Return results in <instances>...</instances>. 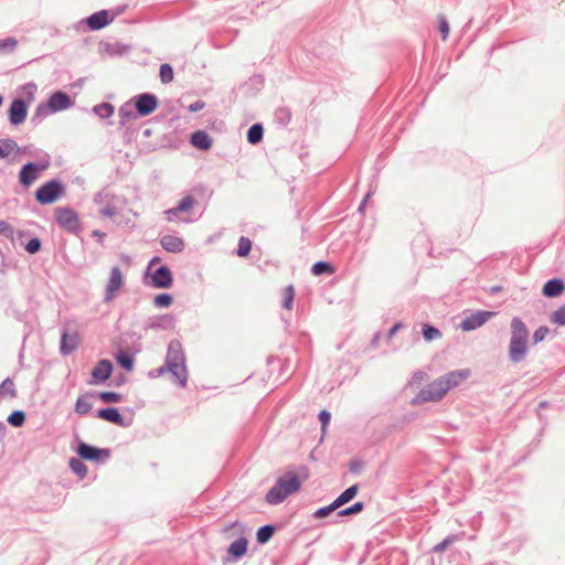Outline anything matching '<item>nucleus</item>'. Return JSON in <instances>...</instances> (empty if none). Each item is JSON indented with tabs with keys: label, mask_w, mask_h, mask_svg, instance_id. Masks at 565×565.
I'll return each mask as SVG.
<instances>
[{
	"label": "nucleus",
	"mask_w": 565,
	"mask_h": 565,
	"mask_svg": "<svg viewBox=\"0 0 565 565\" xmlns=\"http://www.w3.org/2000/svg\"><path fill=\"white\" fill-rule=\"evenodd\" d=\"M168 372L172 374L180 387L184 388L186 386L189 373L185 365V355L179 340L170 341L164 364L156 370H151L148 376L154 379Z\"/></svg>",
	"instance_id": "obj_1"
},
{
	"label": "nucleus",
	"mask_w": 565,
	"mask_h": 565,
	"mask_svg": "<svg viewBox=\"0 0 565 565\" xmlns=\"http://www.w3.org/2000/svg\"><path fill=\"white\" fill-rule=\"evenodd\" d=\"M470 371L468 369L448 372L422 388L413 399V403L440 401L448 391L457 387L461 382L468 379Z\"/></svg>",
	"instance_id": "obj_2"
},
{
	"label": "nucleus",
	"mask_w": 565,
	"mask_h": 565,
	"mask_svg": "<svg viewBox=\"0 0 565 565\" xmlns=\"http://www.w3.org/2000/svg\"><path fill=\"white\" fill-rule=\"evenodd\" d=\"M470 371L468 369L448 372L422 388L413 399V403L440 401L448 391L457 387L461 382L468 379Z\"/></svg>",
	"instance_id": "obj_3"
},
{
	"label": "nucleus",
	"mask_w": 565,
	"mask_h": 565,
	"mask_svg": "<svg viewBox=\"0 0 565 565\" xmlns=\"http://www.w3.org/2000/svg\"><path fill=\"white\" fill-rule=\"evenodd\" d=\"M159 106L158 97L152 93H141L131 97L118 109L119 125L125 126L127 121L147 117Z\"/></svg>",
	"instance_id": "obj_4"
},
{
	"label": "nucleus",
	"mask_w": 565,
	"mask_h": 565,
	"mask_svg": "<svg viewBox=\"0 0 565 565\" xmlns=\"http://www.w3.org/2000/svg\"><path fill=\"white\" fill-rule=\"evenodd\" d=\"M510 341L508 347L509 361L519 364L526 359L529 352L530 331L520 317H513L510 322Z\"/></svg>",
	"instance_id": "obj_5"
},
{
	"label": "nucleus",
	"mask_w": 565,
	"mask_h": 565,
	"mask_svg": "<svg viewBox=\"0 0 565 565\" xmlns=\"http://www.w3.org/2000/svg\"><path fill=\"white\" fill-rule=\"evenodd\" d=\"M25 153H29L38 159V162L24 163L19 172V182L22 186L29 188L40 175L41 171H45L51 166V156L44 151L39 150L33 153L28 149Z\"/></svg>",
	"instance_id": "obj_6"
},
{
	"label": "nucleus",
	"mask_w": 565,
	"mask_h": 565,
	"mask_svg": "<svg viewBox=\"0 0 565 565\" xmlns=\"http://www.w3.org/2000/svg\"><path fill=\"white\" fill-rule=\"evenodd\" d=\"M65 191V184L60 179H51L36 189L34 198L39 204L50 205L62 198Z\"/></svg>",
	"instance_id": "obj_7"
},
{
	"label": "nucleus",
	"mask_w": 565,
	"mask_h": 565,
	"mask_svg": "<svg viewBox=\"0 0 565 565\" xmlns=\"http://www.w3.org/2000/svg\"><path fill=\"white\" fill-rule=\"evenodd\" d=\"M75 451L81 459L97 463L110 458V449L97 448L82 440H78Z\"/></svg>",
	"instance_id": "obj_8"
},
{
	"label": "nucleus",
	"mask_w": 565,
	"mask_h": 565,
	"mask_svg": "<svg viewBox=\"0 0 565 565\" xmlns=\"http://www.w3.org/2000/svg\"><path fill=\"white\" fill-rule=\"evenodd\" d=\"M56 222L65 231L76 234L81 228L78 215L70 207L58 206L54 211Z\"/></svg>",
	"instance_id": "obj_9"
},
{
	"label": "nucleus",
	"mask_w": 565,
	"mask_h": 565,
	"mask_svg": "<svg viewBox=\"0 0 565 565\" xmlns=\"http://www.w3.org/2000/svg\"><path fill=\"white\" fill-rule=\"evenodd\" d=\"M309 478V470L306 466H300L297 471H285V498L299 491L303 481Z\"/></svg>",
	"instance_id": "obj_10"
},
{
	"label": "nucleus",
	"mask_w": 565,
	"mask_h": 565,
	"mask_svg": "<svg viewBox=\"0 0 565 565\" xmlns=\"http://www.w3.org/2000/svg\"><path fill=\"white\" fill-rule=\"evenodd\" d=\"M96 417L122 428H128L134 423L132 416L125 417L120 414L117 407L113 406L99 408L96 413Z\"/></svg>",
	"instance_id": "obj_11"
},
{
	"label": "nucleus",
	"mask_w": 565,
	"mask_h": 565,
	"mask_svg": "<svg viewBox=\"0 0 565 565\" xmlns=\"http://www.w3.org/2000/svg\"><path fill=\"white\" fill-rule=\"evenodd\" d=\"M28 116V103L23 98H14L8 109L9 122L12 126L23 124Z\"/></svg>",
	"instance_id": "obj_12"
},
{
	"label": "nucleus",
	"mask_w": 565,
	"mask_h": 565,
	"mask_svg": "<svg viewBox=\"0 0 565 565\" xmlns=\"http://www.w3.org/2000/svg\"><path fill=\"white\" fill-rule=\"evenodd\" d=\"M495 312L487 310H478L468 315L460 323L463 331H472L483 326Z\"/></svg>",
	"instance_id": "obj_13"
},
{
	"label": "nucleus",
	"mask_w": 565,
	"mask_h": 565,
	"mask_svg": "<svg viewBox=\"0 0 565 565\" xmlns=\"http://www.w3.org/2000/svg\"><path fill=\"white\" fill-rule=\"evenodd\" d=\"M172 282L171 269L167 265H161L152 273L149 285L153 288L167 289L172 286Z\"/></svg>",
	"instance_id": "obj_14"
},
{
	"label": "nucleus",
	"mask_w": 565,
	"mask_h": 565,
	"mask_svg": "<svg viewBox=\"0 0 565 565\" xmlns=\"http://www.w3.org/2000/svg\"><path fill=\"white\" fill-rule=\"evenodd\" d=\"M114 365L108 359H102L92 371L89 384L97 385L105 383L111 375Z\"/></svg>",
	"instance_id": "obj_15"
},
{
	"label": "nucleus",
	"mask_w": 565,
	"mask_h": 565,
	"mask_svg": "<svg viewBox=\"0 0 565 565\" xmlns=\"http://www.w3.org/2000/svg\"><path fill=\"white\" fill-rule=\"evenodd\" d=\"M124 286V276L118 266H114L110 269V276L109 280L106 287L105 296H104V302H110L115 294L120 290V288Z\"/></svg>",
	"instance_id": "obj_16"
},
{
	"label": "nucleus",
	"mask_w": 565,
	"mask_h": 565,
	"mask_svg": "<svg viewBox=\"0 0 565 565\" xmlns=\"http://www.w3.org/2000/svg\"><path fill=\"white\" fill-rule=\"evenodd\" d=\"M114 20L108 10H99L86 18L85 22L89 30L99 31L109 25Z\"/></svg>",
	"instance_id": "obj_17"
},
{
	"label": "nucleus",
	"mask_w": 565,
	"mask_h": 565,
	"mask_svg": "<svg viewBox=\"0 0 565 565\" xmlns=\"http://www.w3.org/2000/svg\"><path fill=\"white\" fill-rule=\"evenodd\" d=\"M73 103L74 102L68 94L62 90H56L50 96L47 106L50 107L51 113L55 114L70 108Z\"/></svg>",
	"instance_id": "obj_18"
},
{
	"label": "nucleus",
	"mask_w": 565,
	"mask_h": 565,
	"mask_svg": "<svg viewBox=\"0 0 565 565\" xmlns=\"http://www.w3.org/2000/svg\"><path fill=\"white\" fill-rule=\"evenodd\" d=\"M175 326V317L170 313L151 317L147 322V329L171 330Z\"/></svg>",
	"instance_id": "obj_19"
},
{
	"label": "nucleus",
	"mask_w": 565,
	"mask_h": 565,
	"mask_svg": "<svg viewBox=\"0 0 565 565\" xmlns=\"http://www.w3.org/2000/svg\"><path fill=\"white\" fill-rule=\"evenodd\" d=\"M79 338L78 333H70L64 330L61 335L60 352L62 355H68L73 353L78 347Z\"/></svg>",
	"instance_id": "obj_20"
},
{
	"label": "nucleus",
	"mask_w": 565,
	"mask_h": 565,
	"mask_svg": "<svg viewBox=\"0 0 565 565\" xmlns=\"http://www.w3.org/2000/svg\"><path fill=\"white\" fill-rule=\"evenodd\" d=\"M190 142L194 148L203 151L210 150L213 145L212 138L205 130L193 131L190 137Z\"/></svg>",
	"instance_id": "obj_21"
},
{
	"label": "nucleus",
	"mask_w": 565,
	"mask_h": 565,
	"mask_svg": "<svg viewBox=\"0 0 565 565\" xmlns=\"http://www.w3.org/2000/svg\"><path fill=\"white\" fill-rule=\"evenodd\" d=\"M160 244L168 253H181L185 247L184 241L181 237L170 234L163 235L160 238Z\"/></svg>",
	"instance_id": "obj_22"
},
{
	"label": "nucleus",
	"mask_w": 565,
	"mask_h": 565,
	"mask_svg": "<svg viewBox=\"0 0 565 565\" xmlns=\"http://www.w3.org/2000/svg\"><path fill=\"white\" fill-rule=\"evenodd\" d=\"M247 547L248 541L244 536H241L234 542H232L227 548V554L228 556H231L228 561H237L241 557H243L247 552Z\"/></svg>",
	"instance_id": "obj_23"
},
{
	"label": "nucleus",
	"mask_w": 565,
	"mask_h": 565,
	"mask_svg": "<svg viewBox=\"0 0 565 565\" xmlns=\"http://www.w3.org/2000/svg\"><path fill=\"white\" fill-rule=\"evenodd\" d=\"M564 280L561 278H553L544 284L542 294L547 298H555L561 296L564 292Z\"/></svg>",
	"instance_id": "obj_24"
},
{
	"label": "nucleus",
	"mask_w": 565,
	"mask_h": 565,
	"mask_svg": "<svg viewBox=\"0 0 565 565\" xmlns=\"http://www.w3.org/2000/svg\"><path fill=\"white\" fill-rule=\"evenodd\" d=\"M266 501L269 504H279L282 502V475L276 478L275 486L266 494Z\"/></svg>",
	"instance_id": "obj_25"
},
{
	"label": "nucleus",
	"mask_w": 565,
	"mask_h": 565,
	"mask_svg": "<svg viewBox=\"0 0 565 565\" xmlns=\"http://www.w3.org/2000/svg\"><path fill=\"white\" fill-rule=\"evenodd\" d=\"M278 526L275 524H265L258 527L256 532V541L259 545H264L270 541L277 531Z\"/></svg>",
	"instance_id": "obj_26"
},
{
	"label": "nucleus",
	"mask_w": 565,
	"mask_h": 565,
	"mask_svg": "<svg viewBox=\"0 0 565 565\" xmlns=\"http://www.w3.org/2000/svg\"><path fill=\"white\" fill-rule=\"evenodd\" d=\"M26 152L28 148L21 149L17 141L10 138L0 139V159L7 158L12 151Z\"/></svg>",
	"instance_id": "obj_27"
},
{
	"label": "nucleus",
	"mask_w": 565,
	"mask_h": 565,
	"mask_svg": "<svg viewBox=\"0 0 565 565\" xmlns=\"http://www.w3.org/2000/svg\"><path fill=\"white\" fill-rule=\"evenodd\" d=\"M116 362L120 367L130 372L134 370L135 358L131 353L120 349L115 355Z\"/></svg>",
	"instance_id": "obj_28"
},
{
	"label": "nucleus",
	"mask_w": 565,
	"mask_h": 565,
	"mask_svg": "<svg viewBox=\"0 0 565 565\" xmlns=\"http://www.w3.org/2000/svg\"><path fill=\"white\" fill-rule=\"evenodd\" d=\"M264 137V127L260 122L253 124L246 134L247 142L255 146L263 140Z\"/></svg>",
	"instance_id": "obj_29"
},
{
	"label": "nucleus",
	"mask_w": 565,
	"mask_h": 565,
	"mask_svg": "<svg viewBox=\"0 0 565 565\" xmlns=\"http://www.w3.org/2000/svg\"><path fill=\"white\" fill-rule=\"evenodd\" d=\"M359 484H352L347 488L335 500V504L340 508L350 502L358 493Z\"/></svg>",
	"instance_id": "obj_30"
},
{
	"label": "nucleus",
	"mask_w": 565,
	"mask_h": 565,
	"mask_svg": "<svg viewBox=\"0 0 565 565\" xmlns=\"http://www.w3.org/2000/svg\"><path fill=\"white\" fill-rule=\"evenodd\" d=\"M93 113L102 119L111 117L115 113V107L110 103H100L93 107Z\"/></svg>",
	"instance_id": "obj_31"
},
{
	"label": "nucleus",
	"mask_w": 565,
	"mask_h": 565,
	"mask_svg": "<svg viewBox=\"0 0 565 565\" xmlns=\"http://www.w3.org/2000/svg\"><path fill=\"white\" fill-rule=\"evenodd\" d=\"M94 394H87V395H81L78 396L76 403H75V412L78 415H86L92 409L93 405L89 402V396H93Z\"/></svg>",
	"instance_id": "obj_32"
},
{
	"label": "nucleus",
	"mask_w": 565,
	"mask_h": 565,
	"mask_svg": "<svg viewBox=\"0 0 565 565\" xmlns=\"http://www.w3.org/2000/svg\"><path fill=\"white\" fill-rule=\"evenodd\" d=\"M70 468L81 479L85 478L88 471L87 466L83 462V459H81L79 457H73L70 459Z\"/></svg>",
	"instance_id": "obj_33"
},
{
	"label": "nucleus",
	"mask_w": 565,
	"mask_h": 565,
	"mask_svg": "<svg viewBox=\"0 0 565 565\" xmlns=\"http://www.w3.org/2000/svg\"><path fill=\"white\" fill-rule=\"evenodd\" d=\"M50 114L52 113L47 106V103H41L38 105L34 114L32 115L31 122L36 126Z\"/></svg>",
	"instance_id": "obj_34"
},
{
	"label": "nucleus",
	"mask_w": 565,
	"mask_h": 565,
	"mask_svg": "<svg viewBox=\"0 0 565 565\" xmlns=\"http://www.w3.org/2000/svg\"><path fill=\"white\" fill-rule=\"evenodd\" d=\"M334 269L332 267V265L328 262H317L313 264L312 268H311V273L316 276H320V275H324V274H328V275H331L333 274Z\"/></svg>",
	"instance_id": "obj_35"
},
{
	"label": "nucleus",
	"mask_w": 565,
	"mask_h": 565,
	"mask_svg": "<svg viewBox=\"0 0 565 565\" xmlns=\"http://www.w3.org/2000/svg\"><path fill=\"white\" fill-rule=\"evenodd\" d=\"M25 413L21 409L13 411L7 418L9 425L13 427H21L25 423Z\"/></svg>",
	"instance_id": "obj_36"
},
{
	"label": "nucleus",
	"mask_w": 565,
	"mask_h": 565,
	"mask_svg": "<svg viewBox=\"0 0 565 565\" xmlns=\"http://www.w3.org/2000/svg\"><path fill=\"white\" fill-rule=\"evenodd\" d=\"M252 245H253V243L248 237L241 236L238 239V246L236 249L237 256L246 257L250 253Z\"/></svg>",
	"instance_id": "obj_37"
},
{
	"label": "nucleus",
	"mask_w": 565,
	"mask_h": 565,
	"mask_svg": "<svg viewBox=\"0 0 565 565\" xmlns=\"http://www.w3.org/2000/svg\"><path fill=\"white\" fill-rule=\"evenodd\" d=\"M173 75V67L170 64L163 63L160 65L159 77L162 84H168L172 82Z\"/></svg>",
	"instance_id": "obj_38"
},
{
	"label": "nucleus",
	"mask_w": 565,
	"mask_h": 565,
	"mask_svg": "<svg viewBox=\"0 0 565 565\" xmlns=\"http://www.w3.org/2000/svg\"><path fill=\"white\" fill-rule=\"evenodd\" d=\"M18 41L12 36L0 40V55L12 53L15 50Z\"/></svg>",
	"instance_id": "obj_39"
},
{
	"label": "nucleus",
	"mask_w": 565,
	"mask_h": 565,
	"mask_svg": "<svg viewBox=\"0 0 565 565\" xmlns=\"http://www.w3.org/2000/svg\"><path fill=\"white\" fill-rule=\"evenodd\" d=\"M196 203V200L194 199L193 195L191 194H188L185 195L184 198H182L181 201H179V203L174 206L177 209V212H188L189 210H191L194 204Z\"/></svg>",
	"instance_id": "obj_40"
},
{
	"label": "nucleus",
	"mask_w": 565,
	"mask_h": 565,
	"mask_svg": "<svg viewBox=\"0 0 565 565\" xmlns=\"http://www.w3.org/2000/svg\"><path fill=\"white\" fill-rule=\"evenodd\" d=\"M98 397L102 402L110 404V403H120L122 401L121 394L113 391H106L98 393Z\"/></svg>",
	"instance_id": "obj_41"
},
{
	"label": "nucleus",
	"mask_w": 565,
	"mask_h": 565,
	"mask_svg": "<svg viewBox=\"0 0 565 565\" xmlns=\"http://www.w3.org/2000/svg\"><path fill=\"white\" fill-rule=\"evenodd\" d=\"M7 394H9L11 397L17 396V390L14 387V383L12 382V380L10 377H7L0 384V395L4 396Z\"/></svg>",
	"instance_id": "obj_42"
},
{
	"label": "nucleus",
	"mask_w": 565,
	"mask_h": 565,
	"mask_svg": "<svg viewBox=\"0 0 565 565\" xmlns=\"http://www.w3.org/2000/svg\"><path fill=\"white\" fill-rule=\"evenodd\" d=\"M172 301L173 297L168 292L159 294L153 298V305L158 308H168Z\"/></svg>",
	"instance_id": "obj_43"
},
{
	"label": "nucleus",
	"mask_w": 565,
	"mask_h": 565,
	"mask_svg": "<svg viewBox=\"0 0 565 565\" xmlns=\"http://www.w3.org/2000/svg\"><path fill=\"white\" fill-rule=\"evenodd\" d=\"M423 337L426 341H433L441 337V332L431 324H424Z\"/></svg>",
	"instance_id": "obj_44"
},
{
	"label": "nucleus",
	"mask_w": 565,
	"mask_h": 565,
	"mask_svg": "<svg viewBox=\"0 0 565 565\" xmlns=\"http://www.w3.org/2000/svg\"><path fill=\"white\" fill-rule=\"evenodd\" d=\"M21 89L23 90L24 95H25V102L28 103V105L30 103H33L34 99H35V93H36V85L33 83V82H29L26 84H24Z\"/></svg>",
	"instance_id": "obj_45"
},
{
	"label": "nucleus",
	"mask_w": 565,
	"mask_h": 565,
	"mask_svg": "<svg viewBox=\"0 0 565 565\" xmlns=\"http://www.w3.org/2000/svg\"><path fill=\"white\" fill-rule=\"evenodd\" d=\"M363 509H364V503L359 501V502H355L354 504H352L351 507L339 511L337 513V516H348V515L358 514V513L362 512Z\"/></svg>",
	"instance_id": "obj_46"
},
{
	"label": "nucleus",
	"mask_w": 565,
	"mask_h": 565,
	"mask_svg": "<svg viewBox=\"0 0 565 565\" xmlns=\"http://www.w3.org/2000/svg\"><path fill=\"white\" fill-rule=\"evenodd\" d=\"M338 509H339V507L333 501L329 505H326V507H322V508L318 509L313 513V516L317 518V519H322V518H326V516L330 515L333 511H335Z\"/></svg>",
	"instance_id": "obj_47"
},
{
	"label": "nucleus",
	"mask_w": 565,
	"mask_h": 565,
	"mask_svg": "<svg viewBox=\"0 0 565 565\" xmlns=\"http://www.w3.org/2000/svg\"><path fill=\"white\" fill-rule=\"evenodd\" d=\"M551 321L557 326H565V303L552 313Z\"/></svg>",
	"instance_id": "obj_48"
},
{
	"label": "nucleus",
	"mask_w": 565,
	"mask_h": 565,
	"mask_svg": "<svg viewBox=\"0 0 565 565\" xmlns=\"http://www.w3.org/2000/svg\"><path fill=\"white\" fill-rule=\"evenodd\" d=\"M548 333L550 329L546 326L539 327L532 335V343L537 344L542 342L547 337Z\"/></svg>",
	"instance_id": "obj_49"
},
{
	"label": "nucleus",
	"mask_w": 565,
	"mask_h": 565,
	"mask_svg": "<svg viewBox=\"0 0 565 565\" xmlns=\"http://www.w3.org/2000/svg\"><path fill=\"white\" fill-rule=\"evenodd\" d=\"M42 242L39 237H32L24 246L29 254H36L41 250Z\"/></svg>",
	"instance_id": "obj_50"
},
{
	"label": "nucleus",
	"mask_w": 565,
	"mask_h": 565,
	"mask_svg": "<svg viewBox=\"0 0 565 565\" xmlns=\"http://www.w3.org/2000/svg\"><path fill=\"white\" fill-rule=\"evenodd\" d=\"M456 539H457L456 535H449V536L445 537L440 543L436 544L433 547V551L435 553L444 552L450 544H452L456 541Z\"/></svg>",
	"instance_id": "obj_51"
},
{
	"label": "nucleus",
	"mask_w": 565,
	"mask_h": 565,
	"mask_svg": "<svg viewBox=\"0 0 565 565\" xmlns=\"http://www.w3.org/2000/svg\"><path fill=\"white\" fill-rule=\"evenodd\" d=\"M0 234L4 235L11 241L14 239V228L7 221H0Z\"/></svg>",
	"instance_id": "obj_52"
},
{
	"label": "nucleus",
	"mask_w": 565,
	"mask_h": 565,
	"mask_svg": "<svg viewBox=\"0 0 565 565\" xmlns=\"http://www.w3.org/2000/svg\"><path fill=\"white\" fill-rule=\"evenodd\" d=\"M294 296H295L294 287L291 285L286 287L285 288V309H288V310L291 309L292 302H294Z\"/></svg>",
	"instance_id": "obj_53"
},
{
	"label": "nucleus",
	"mask_w": 565,
	"mask_h": 565,
	"mask_svg": "<svg viewBox=\"0 0 565 565\" xmlns=\"http://www.w3.org/2000/svg\"><path fill=\"white\" fill-rule=\"evenodd\" d=\"M439 31L441 33V38L445 41L449 35V24L445 17L439 18Z\"/></svg>",
	"instance_id": "obj_54"
},
{
	"label": "nucleus",
	"mask_w": 565,
	"mask_h": 565,
	"mask_svg": "<svg viewBox=\"0 0 565 565\" xmlns=\"http://www.w3.org/2000/svg\"><path fill=\"white\" fill-rule=\"evenodd\" d=\"M331 418V414L327 409H322L319 413V419L321 422V429L324 431Z\"/></svg>",
	"instance_id": "obj_55"
},
{
	"label": "nucleus",
	"mask_w": 565,
	"mask_h": 565,
	"mask_svg": "<svg viewBox=\"0 0 565 565\" xmlns=\"http://www.w3.org/2000/svg\"><path fill=\"white\" fill-rule=\"evenodd\" d=\"M100 214L106 217H113L117 214V209L114 205H106L100 210Z\"/></svg>",
	"instance_id": "obj_56"
},
{
	"label": "nucleus",
	"mask_w": 565,
	"mask_h": 565,
	"mask_svg": "<svg viewBox=\"0 0 565 565\" xmlns=\"http://www.w3.org/2000/svg\"><path fill=\"white\" fill-rule=\"evenodd\" d=\"M204 106H205V103L201 99H198L194 103L190 104L188 109L190 113H196V111L203 109Z\"/></svg>",
	"instance_id": "obj_57"
},
{
	"label": "nucleus",
	"mask_w": 565,
	"mask_h": 565,
	"mask_svg": "<svg viewBox=\"0 0 565 565\" xmlns=\"http://www.w3.org/2000/svg\"><path fill=\"white\" fill-rule=\"evenodd\" d=\"M179 214L180 212H177V209L174 206L164 211L166 220L169 222L175 221Z\"/></svg>",
	"instance_id": "obj_58"
},
{
	"label": "nucleus",
	"mask_w": 565,
	"mask_h": 565,
	"mask_svg": "<svg viewBox=\"0 0 565 565\" xmlns=\"http://www.w3.org/2000/svg\"><path fill=\"white\" fill-rule=\"evenodd\" d=\"M92 236L97 239L99 244H104V239L106 237V234L99 230H94L92 232Z\"/></svg>",
	"instance_id": "obj_59"
},
{
	"label": "nucleus",
	"mask_w": 565,
	"mask_h": 565,
	"mask_svg": "<svg viewBox=\"0 0 565 565\" xmlns=\"http://www.w3.org/2000/svg\"><path fill=\"white\" fill-rule=\"evenodd\" d=\"M127 382V376L125 374H118L116 377H115V385L116 386H121L122 384H125Z\"/></svg>",
	"instance_id": "obj_60"
},
{
	"label": "nucleus",
	"mask_w": 565,
	"mask_h": 565,
	"mask_svg": "<svg viewBox=\"0 0 565 565\" xmlns=\"http://www.w3.org/2000/svg\"><path fill=\"white\" fill-rule=\"evenodd\" d=\"M127 7H128L127 4H122V6L117 7V8L114 10L113 14H110V15L115 18V17H117V15H119V14L124 13V12L126 11Z\"/></svg>",
	"instance_id": "obj_61"
},
{
	"label": "nucleus",
	"mask_w": 565,
	"mask_h": 565,
	"mask_svg": "<svg viewBox=\"0 0 565 565\" xmlns=\"http://www.w3.org/2000/svg\"><path fill=\"white\" fill-rule=\"evenodd\" d=\"M0 255L2 257V262H1V265H0V274H4L7 271V268H8V264L6 262V257H4V254L2 253V250L0 249Z\"/></svg>",
	"instance_id": "obj_62"
},
{
	"label": "nucleus",
	"mask_w": 565,
	"mask_h": 565,
	"mask_svg": "<svg viewBox=\"0 0 565 565\" xmlns=\"http://www.w3.org/2000/svg\"><path fill=\"white\" fill-rule=\"evenodd\" d=\"M401 327H402V324H401V323H395V324L390 329L387 337H388V338H392V337L397 332V330H398Z\"/></svg>",
	"instance_id": "obj_63"
},
{
	"label": "nucleus",
	"mask_w": 565,
	"mask_h": 565,
	"mask_svg": "<svg viewBox=\"0 0 565 565\" xmlns=\"http://www.w3.org/2000/svg\"><path fill=\"white\" fill-rule=\"evenodd\" d=\"M371 196V192H367V194L365 195L364 200L361 202L360 206H359V211L362 212L365 207V204H366V201L367 199Z\"/></svg>",
	"instance_id": "obj_64"
}]
</instances>
